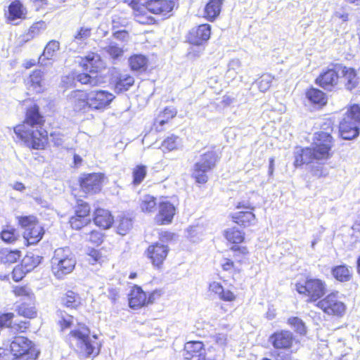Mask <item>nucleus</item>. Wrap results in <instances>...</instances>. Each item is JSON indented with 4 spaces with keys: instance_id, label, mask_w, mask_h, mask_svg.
Listing matches in <instances>:
<instances>
[{
    "instance_id": "1",
    "label": "nucleus",
    "mask_w": 360,
    "mask_h": 360,
    "mask_svg": "<svg viewBox=\"0 0 360 360\" xmlns=\"http://www.w3.org/2000/svg\"><path fill=\"white\" fill-rule=\"evenodd\" d=\"M97 338L96 335H90V330L84 324H78L70 330L68 340L77 353L86 358L99 354L101 345Z\"/></svg>"
},
{
    "instance_id": "2",
    "label": "nucleus",
    "mask_w": 360,
    "mask_h": 360,
    "mask_svg": "<svg viewBox=\"0 0 360 360\" xmlns=\"http://www.w3.org/2000/svg\"><path fill=\"white\" fill-rule=\"evenodd\" d=\"M333 138L329 132L319 131L314 134V142L310 148H305V156H309L311 162L326 160L332 155Z\"/></svg>"
},
{
    "instance_id": "3",
    "label": "nucleus",
    "mask_w": 360,
    "mask_h": 360,
    "mask_svg": "<svg viewBox=\"0 0 360 360\" xmlns=\"http://www.w3.org/2000/svg\"><path fill=\"white\" fill-rule=\"evenodd\" d=\"M76 264V259L69 248H58L51 259V269L58 278L71 273Z\"/></svg>"
},
{
    "instance_id": "4",
    "label": "nucleus",
    "mask_w": 360,
    "mask_h": 360,
    "mask_svg": "<svg viewBox=\"0 0 360 360\" xmlns=\"http://www.w3.org/2000/svg\"><path fill=\"white\" fill-rule=\"evenodd\" d=\"M326 283L319 278H309L295 283L297 292L307 297V302H314L326 292Z\"/></svg>"
},
{
    "instance_id": "5",
    "label": "nucleus",
    "mask_w": 360,
    "mask_h": 360,
    "mask_svg": "<svg viewBox=\"0 0 360 360\" xmlns=\"http://www.w3.org/2000/svg\"><path fill=\"white\" fill-rule=\"evenodd\" d=\"M12 360H35L38 352L34 344L24 336L15 337L10 344Z\"/></svg>"
},
{
    "instance_id": "6",
    "label": "nucleus",
    "mask_w": 360,
    "mask_h": 360,
    "mask_svg": "<svg viewBox=\"0 0 360 360\" xmlns=\"http://www.w3.org/2000/svg\"><path fill=\"white\" fill-rule=\"evenodd\" d=\"M15 134L28 147L35 150L44 149L48 143V133L43 127L32 128Z\"/></svg>"
},
{
    "instance_id": "7",
    "label": "nucleus",
    "mask_w": 360,
    "mask_h": 360,
    "mask_svg": "<svg viewBox=\"0 0 360 360\" xmlns=\"http://www.w3.org/2000/svg\"><path fill=\"white\" fill-rule=\"evenodd\" d=\"M217 160L214 152L208 151L201 155L200 159L194 165L193 172V177L200 184H204L207 181L206 173L214 167Z\"/></svg>"
},
{
    "instance_id": "8",
    "label": "nucleus",
    "mask_w": 360,
    "mask_h": 360,
    "mask_svg": "<svg viewBox=\"0 0 360 360\" xmlns=\"http://www.w3.org/2000/svg\"><path fill=\"white\" fill-rule=\"evenodd\" d=\"M316 307L328 315L342 316L346 310L345 304L339 300L338 292H331L319 300Z\"/></svg>"
},
{
    "instance_id": "9",
    "label": "nucleus",
    "mask_w": 360,
    "mask_h": 360,
    "mask_svg": "<svg viewBox=\"0 0 360 360\" xmlns=\"http://www.w3.org/2000/svg\"><path fill=\"white\" fill-rule=\"evenodd\" d=\"M44 122L43 117L39 113V107L34 105L27 109L25 121L14 127V132L20 133L23 130L42 127Z\"/></svg>"
},
{
    "instance_id": "10",
    "label": "nucleus",
    "mask_w": 360,
    "mask_h": 360,
    "mask_svg": "<svg viewBox=\"0 0 360 360\" xmlns=\"http://www.w3.org/2000/svg\"><path fill=\"white\" fill-rule=\"evenodd\" d=\"M115 96L105 90H94L89 92V108L103 111L114 100Z\"/></svg>"
},
{
    "instance_id": "11",
    "label": "nucleus",
    "mask_w": 360,
    "mask_h": 360,
    "mask_svg": "<svg viewBox=\"0 0 360 360\" xmlns=\"http://www.w3.org/2000/svg\"><path fill=\"white\" fill-rule=\"evenodd\" d=\"M103 175L93 173L85 175L80 181L82 191L86 194H94L101 189Z\"/></svg>"
},
{
    "instance_id": "12",
    "label": "nucleus",
    "mask_w": 360,
    "mask_h": 360,
    "mask_svg": "<svg viewBox=\"0 0 360 360\" xmlns=\"http://www.w3.org/2000/svg\"><path fill=\"white\" fill-rule=\"evenodd\" d=\"M77 82H80L82 84H89L92 86H97L100 84V81L96 78V77H94L86 73H71L63 77L62 79V82L66 88L75 86Z\"/></svg>"
},
{
    "instance_id": "13",
    "label": "nucleus",
    "mask_w": 360,
    "mask_h": 360,
    "mask_svg": "<svg viewBox=\"0 0 360 360\" xmlns=\"http://www.w3.org/2000/svg\"><path fill=\"white\" fill-rule=\"evenodd\" d=\"M168 252L167 245L156 243L148 248L146 255L154 266L160 267L166 259Z\"/></svg>"
},
{
    "instance_id": "14",
    "label": "nucleus",
    "mask_w": 360,
    "mask_h": 360,
    "mask_svg": "<svg viewBox=\"0 0 360 360\" xmlns=\"http://www.w3.org/2000/svg\"><path fill=\"white\" fill-rule=\"evenodd\" d=\"M210 25L203 24L192 28L188 34L187 39L189 43L192 44L201 45L210 39Z\"/></svg>"
},
{
    "instance_id": "15",
    "label": "nucleus",
    "mask_w": 360,
    "mask_h": 360,
    "mask_svg": "<svg viewBox=\"0 0 360 360\" xmlns=\"http://www.w3.org/2000/svg\"><path fill=\"white\" fill-rule=\"evenodd\" d=\"M340 72L338 70V65L333 68L323 72L316 79V82L325 89H330L335 86L339 79Z\"/></svg>"
},
{
    "instance_id": "16",
    "label": "nucleus",
    "mask_w": 360,
    "mask_h": 360,
    "mask_svg": "<svg viewBox=\"0 0 360 360\" xmlns=\"http://www.w3.org/2000/svg\"><path fill=\"white\" fill-rule=\"evenodd\" d=\"M27 11L24 5L19 0H13L10 4L6 15L7 20L14 25L18 20H24L27 17Z\"/></svg>"
},
{
    "instance_id": "17",
    "label": "nucleus",
    "mask_w": 360,
    "mask_h": 360,
    "mask_svg": "<svg viewBox=\"0 0 360 360\" xmlns=\"http://www.w3.org/2000/svg\"><path fill=\"white\" fill-rule=\"evenodd\" d=\"M174 5L172 0H149L146 9L154 14L166 15L172 11Z\"/></svg>"
},
{
    "instance_id": "18",
    "label": "nucleus",
    "mask_w": 360,
    "mask_h": 360,
    "mask_svg": "<svg viewBox=\"0 0 360 360\" xmlns=\"http://www.w3.org/2000/svg\"><path fill=\"white\" fill-rule=\"evenodd\" d=\"M75 111L79 112L89 108V93L76 90L72 91L68 96Z\"/></svg>"
},
{
    "instance_id": "19",
    "label": "nucleus",
    "mask_w": 360,
    "mask_h": 360,
    "mask_svg": "<svg viewBox=\"0 0 360 360\" xmlns=\"http://www.w3.org/2000/svg\"><path fill=\"white\" fill-rule=\"evenodd\" d=\"M338 70H339L340 75L342 77L345 86L347 90L351 91L357 86L359 78L354 68L338 65Z\"/></svg>"
},
{
    "instance_id": "20",
    "label": "nucleus",
    "mask_w": 360,
    "mask_h": 360,
    "mask_svg": "<svg viewBox=\"0 0 360 360\" xmlns=\"http://www.w3.org/2000/svg\"><path fill=\"white\" fill-rule=\"evenodd\" d=\"M176 209L173 204L169 201H162L159 205V213L156 217V220L161 224H169L174 214Z\"/></svg>"
},
{
    "instance_id": "21",
    "label": "nucleus",
    "mask_w": 360,
    "mask_h": 360,
    "mask_svg": "<svg viewBox=\"0 0 360 360\" xmlns=\"http://www.w3.org/2000/svg\"><path fill=\"white\" fill-rule=\"evenodd\" d=\"M81 63L86 70H89L91 73V75L96 77L97 76L94 75L103 66L100 56L96 53H89L87 54L86 57L82 59Z\"/></svg>"
},
{
    "instance_id": "22",
    "label": "nucleus",
    "mask_w": 360,
    "mask_h": 360,
    "mask_svg": "<svg viewBox=\"0 0 360 360\" xmlns=\"http://www.w3.org/2000/svg\"><path fill=\"white\" fill-rule=\"evenodd\" d=\"M205 354V349L202 342L191 341L185 344L184 354L185 359L195 360Z\"/></svg>"
},
{
    "instance_id": "23",
    "label": "nucleus",
    "mask_w": 360,
    "mask_h": 360,
    "mask_svg": "<svg viewBox=\"0 0 360 360\" xmlns=\"http://www.w3.org/2000/svg\"><path fill=\"white\" fill-rule=\"evenodd\" d=\"M340 132L342 139L350 140L359 135V127L355 122L345 116L340 124Z\"/></svg>"
},
{
    "instance_id": "24",
    "label": "nucleus",
    "mask_w": 360,
    "mask_h": 360,
    "mask_svg": "<svg viewBox=\"0 0 360 360\" xmlns=\"http://www.w3.org/2000/svg\"><path fill=\"white\" fill-rule=\"evenodd\" d=\"M270 340L274 347L285 349L291 346L293 338L290 332L283 330L275 333L271 336Z\"/></svg>"
},
{
    "instance_id": "25",
    "label": "nucleus",
    "mask_w": 360,
    "mask_h": 360,
    "mask_svg": "<svg viewBox=\"0 0 360 360\" xmlns=\"http://www.w3.org/2000/svg\"><path fill=\"white\" fill-rule=\"evenodd\" d=\"M146 304L147 296L146 292L139 286L133 287L129 297V307L133 309H139Z\"/></svg>"
},
{
    "instance_id": "26",
    "label": "nucleus",
    "mask_w": 360,
    "mask_h": 360,
    "mask_svg": "<svg viewBox=\"0 0 360 360\" xmlns=\"http://www.w3.org/2000/svg\"><path fill=\"white\" fill-rule=\"evenodd\" d=\"M233 221L240 226L244 227L255 225L256 217L252 211H239L232 214Z\"/></svg>"
},
{
    "instance_id": "27",
    "label": "nucleus",
    "mask_w": 360,
    "mask_h": 360,
    "mask_svg": "<svg viewBox=\"0 0 360 360\" xmlns=\"http://www.w3.org/2000/svg\"><path fill=\"white\" fill-rule=\"evenodd\" d=\"M94 221L96 226L106 229L111 226L113 218L108 210L97 209L94 214Z\"/></svg>"
},
{
    "instance_id": "28",
    "label": "nucleus",
    "mask_w": 360,
    "mask_h": 360,
    "mask_svg": "<svg viewBox=\"0 0 360 360\" xmlns=\"http://www.w3.org/2000/svg\"><path fill=\"white\" fill-rule=\"evenodd\" d=\"M44 235L43 228L39 224L32 226V229L23 231V238L28 245H34L37 243Z\"/></svg>"
},
{
    "instance_id": "29",
    "label": "nucleus",
    "mask_w": 360,
    "mask_h": 360,
    "mask_svg": "<svg viewBox=\"0 0 360 360\" xmlns=\"http://www.w3.org/2000/svg\"><path fill=\"white\" fill-rule=\"evenodd\" d=\"M21 257V252L18 250L2 248L0 250V262L6 265L16 262Z\"/></svg>"
},
{
    "instance_id": "30",
    "label": "nucleus",
    "mask_w": 360,
    "mask_h": 360,
    "mask_svg": "<svg viewBox=\"0 0 360 360\" xmlns=\"http://www.w3.org/2000/svg\"><path fill=\"white\" fill-rule=\"evenodd\" d=\"M44 84L43 74L40 70L33 71L27 82L30 88H32V90L37 93L42 91Z\"/></svg>"
},
{
    "instance_id": "31",
    "label": "nucleus",
    "mask_w": 360,
    "mask_h": 360,
    "mask_svg": "<svg viewBox=\"0 0 360 360\" xmlns=\"http://www.w3.org/2000/svg\"><path fill=\"white\" fill-rule=\"evenodd\" d=\"M224 0H210L205 6V17L210 20L215 19L221 11Z\"/></svg>"
},
{
    "instance_id": "32",
    "label": "nucleus",
    "mask_w": 360,
    "mask_h": 360,
    "mask_svg": "<svg viewBox=\"0 0 360 360\" xmlns=\"http://www.w3.org/2000/svg\"><path fill=\"white\" fill-rule=\"evenodd\" d=\"M60 47L59 42L56 40L50 41L44 48L42 55L39 58V62L43 64L44 60H51Z\"/></svg>"
},
{
    "instance_id": "33",
    "label": "nucleus",
    "mask_w": 360,
    "mask_h": 360,
    "mask_svg": "<svg viewBox=\"0 0 360 360\" xmlns=\"http://www.w3.org/2000/svg\"><path fill=\"white\" fill-rule=\"evenodd\" d=\"M332 274L336 280L340 282H347L350 280L352 276L350 270L346 265L335 266L332 269Z\"/></svg>"
},
{
    "instance_id": "34",
    "label": "nucleus",
    "mask_w": 360,
    "mask_h": 360,
    "mask_svg": "<svg viewBox=\"0 0 360 360\" xmlns=\"http://www.w3.org/2000/svg\"><path fill=\"white\" fill-rule=\"evenodd\" d=\"M156 198L150 195H144L140 199V208L142 212L150 213L156 210Z\"/></svg>"
},
{
    "instance_id": "35",
    "label": "nucleus",
    "mask_w": 360,
    "mask_h": 360,
    "mask_svg": "<svg viewBox=\"0 0 360 360\" xmlns=\"http://www.w3.org/2000/svg\"><path fill=\"white\" fill-rule=\"evenodd\" d=\"M41 257L32 253H29L22 259L21 265L25 271H31L41 262Z\"/></svg>"
},
{
    "instance_id": "36",
    "label": "nucleus",
    "mask_w": 360,
    "mask_h": 360,
    "mask_svg": "<svg viewBox=\"0 0 360 360\" xmlns=\"http://www.w3.org/2000/svg\"><path fill=\"white\" fill-rule=\"evenodd\" d=\"M177 111L176 108L173 107L165 108L162 115H159V117L155 120V125L156 126V129L158 130H160L159 129V126L162 127L164 125L168 122L169 120L174 117Z\"/></svg>"
},
{
    "instance_id": "37",
    "label": "nucleus",
    "mask_w": 360,
    "mask_h": 360,
    "mask_svg": "<svg viewBox=\"0 0 360 360\" xmlns=\"http://www.w3.org/2000/svg\"><path fill=\"white\" fill-rule=\"evenodd\" d=\"M306 96L311 103L324 105L326 103L325 94L319 89L311 88L306 92Z\"/></svg>"
},
{
    "instance_id": "38",
    "label": "nucleus",
    "mask_w": 360,
    "mask_h": 360,
    "mask_svg": "<svg viewBox=\"0 0 360 360\" xmlns=\"http://www.w3.org/2000/svg\"><path fill=\"white\" fill-rule=\"evenodd\" d=\"M129 65L134 71H144L146 69L148 60L143 55H134L129 58Z\"/></svg>"
},
{
    "instance_id": "39",
    "label": "nucleus",
    "mask_w": 360,
    "mask_h": 360,
    "mask_svg": "<svg viewBox=\"0 0 360 360\" xmlns=\"http://www.w3.org/2000/svg\"><path fill=\"white\" fill-rule=\"evenodd\" d=\"M63 305L66 307L76 308L81 302L79 296L73 291H68L61 298Z\"/></svg>"
},
{
    "instance_id": "40",
    "label": "nucleus",
    "mask_w": 360,
    "mask_h": 360,
    "mask_svg": "<svg viewBox=\"0 0 360 360\" xmlns=\"http://www.w3.org/2000/svg\"><path fill=\"white\" fill-rule=\"evenodd\" d=\"M134 83V79L133 77L128 75H122L116 82L115 91L117 92L127 91Z\"/></svg>"
},
{
    "instance_id": "41",
    "label": "nucleus",
    "mask_w": 360,
    "mask_h": 360,
    "mask_svg": "<svg viewBox=\"0 0 360 360\" xmlns=\"http://www.w3.org/2000/svg\"><path fill=\"white\" fill-rule=\"evenodd\" d=\"M46 29V23L44 21H39L34 23L28 30V32L23 36L22 40L25 41H30Z\"/></svg>"
},
{
    "instance_id": "42",
    "label": "nucleus",
    "mask_w": 360,
    "mask_h": 360,
    "mask_svg": "<svg viewBox=\"0 0 360 360\" xmlns=\"http://www.w3.org/2000/svg\"><path fill=\"white\" fill-rule=\"evenodd\" d=\"M224 236L227 240L234 244L240 243L244 240V233L236 228L226 229Z\"/></svg>"
},
{
    "instance_id": "43",
    "label": "nucleus",
    "mask_w": 360,
    "mask_h": 360,
    "mask_svg": "<svg viewBox=\"0 0 360 360\" xmlns=\"http://www.w3.org/2000/svg\"><path fill=\"white\" fill-rule=\"evenodd\" d=\"M147 174V167L145 165H137L133 169V184L139 185L145 179Z\"/></svg>"
},
{
    "instance_id": "44",
    "label": "nucleus",
    "mask_w": 360,
    "mask_h": 360,
    "mask_svg": "<svg viewBox=\"0 0 360 360\" xmlns=\"http://www.w3.org/2000/svg\"><path fill=\"white\" fill-rule=\"evenodd\" d=\"M103 49L113 59L120 58L124 53L123 48L114 41H110Z\"/></svg>"
},
{
    "instance_id": "45",
    "label": "nucleus",
    "mask_w": 360,
    "mask_h": 360,
    "mask_svg": "<svg viewBox=\"0 0 360 360\" xmlns=\"http://www.w3.org/2000/svg\"><path fill=\"white\" fill-rule=\"evenodd\" d=\"M58 324L62 331L70 327L73 323V316L68 314L65 311H58Z\"/></svg>"
},
{
    "instance_id": "46",
    "label": "nucleus",
    "mask_w": 360,
    "mask_h": 360,
    "mask_svg": "<svg viewBox=\"0 0 360 360\" xmlns=\"http://www.w3.org/2000/svg\"><path fill=\"white\" fill-rule=\"evenodd\" d=\"M18 221L24 231H27V229H32V226L39 224L37 218L32 215L19 217H18Z\"/></svg>"
},
{
    "instance_id": "47",
    "label": "nucleus",
    "mask_w": 360,
    "mask_h": 360,
    "mask_svg": "<svg viewBox=\"0 0 360 360\" xmlns=\"http://www.w3.org/2000/svg\"><path fill=\"white\" fill-rule=\"evenodd\" d=\"M181 145V139L177 136L172 135L162 143V147L168 150L177 149Z\"/></svg>"
},
{
    "instance_id": "48",
    "label": "nucleus",
    "mask_w": 360,
    "mask_h": 360,
    "mask_svg": "<svg viewBox=\"0 0 360 360\" xmlns=\"http://www.w3.org/2000/svg\"><path fill=\"white\" fill-rule=\"evenodd\" d=\"M288 322L292 328H294L297 333L300 335L306 334V326L300 319L297 317H291L288 319Z\"/></svg>"
},
{
    "instance_id": "49",
    "label": "nucleus",
    "mask_w": 360,
    "mask_h": 360,
    "mask_svg": "<svg viewBox=\"0 0 360 360\" xmlns=\"http://www.w3.org/2000/svg\"><path fill=\"white\" fill-rule=\"evenodd\" d=\"M18 235L13 228L4 229L1 233V239L8 243H12L18 239Z\"/></svg>"
},
{
    "instance_id": "50",
    "label": "nucleus",
    "mask_w": 360,
    "mask_h": 360,
    "mask_svg": "<svg viewBox=\"0 0 360 360\" xmlns=\"http://www.w3.org/2000/svg\"><path fill=\"white\" fill-rule=\"evenodd\" d=\"M345 117L357 124H360V106L358 105H352L347 110Z\"/></svg>"
},
{
    "instance_id": "51",
    "label": "nucleus",
    "mask_w": 360,
    "mask_h": 360,
    "mask_svg": "<svg viewBox=\"0 0 360 360\" xmlns=\"http://www.w3.org/2000/svg\"><path fill=\"white\" fill-rule=\"evenodd\" d=\"M273 77L270 75H263L257 81V84L260 91H266L273 82Z\"/></svg>"
},
{
    "instance_id": "52",
    "label": "nucleus",
    "mask_w": 360,
    "mask_h": 360,
    "mask_svg": "<svg viewBox=\"0 0 360 360\" xmlns=\"http://www.w3.org/2000/svg\"><path fill=\"white\" fill-rule=\"evenodd\" d=\"M18 313L19 315L29 319L34 318L37 315L35 308L25 304H22L18 307Z\"/></svg>"
},
{
    "instance_id": "53",
    "label": "nucleus",
    "mask_w": 360,
    "mask_h": 360,
    "mask_svg": "<svg viewBox=\"0 0 360 360\" xmlns=\"http://www.w3.org/2000/svg\"><path fill=\"white\" fill-rule=\"evenodd\" d=\"M90 222L89 218L79 217L74 215L70 219V224L72 229L78 230L87 225Z\"/></svg>"
},
{
    "instance_id": "54",
    "label": "nucleus",
    "mask_w": 360,
    "mask_h": 360,
    "mask_svg": "<svg viewBox=\"0 0 360 360\" xmlns=\"http://www.w3.org/2000/svg\"><path fill=\"white\" fill-rule=\"evenodd\" d=\"M241 67V62L239 59L234 58L230 60L228 65V70L226 72L227 77H234L236 74H238V70Z\"/></svg>"
},
{
    "instance_id": "55",
    "label": "nucleus",
    "mask_w": 360,
    "mask_h": 360,
    "mask_svg": "<svg viewBox=\"0 0 360 360\" xmlns=\"http://www.w3.org/2000/svg\"><path fill=\"white\" fill-rule=\"evenodd\" d=\"M91 34V29L89 27H82L78 30V32L74 35V40L77 43L83 41L87 39Z\"/></svg>"
},
{
    "instance_id": "56",
    "label": "nucleus",
    "mask_w": 360,
    "mask_h": 360,
    "mask_svg": "<svg viewBox=\"0 0 360 360\" xmlns=\"http://www.w3.org/2000/svg\"><path fill=\"white\" fill-rule=\"evenodd\" d=\"M132 222L129 218H122L117 226V232L120 235L124 236L127 231L131 228Z\"/></svg>"
},
{
    "instance_id": "57",
    "label": "nucleus",
    "mask_w": 360,
    "mask_h": 360,
    "mask_svg": "<svg viewBox=\"0 0 360 360\" xmlns=\"http://www.w3.org/2000/svg\"><path fill=\"white\" fill-rule=\"evenodd\" d=\"M304 154H305V148L301 149L300 150V153L297 152V153L295 155V162H294V164L296 167L300 166L303 164H308V163L311 162L309 156H308V155L305 156Z\"/></svg>"
},
{
    "instance_id": "58",
    "label": "nucleus",
    "mask_w": 360,
    "mask_h": 360,
    "mask_svg": "<svg viewBox=\"0 0 360 360\" xmlns=\"http://www.w3.org/2000/svg\"><path fill=\"white\" fill-rule=\"evenodd\" d=\"M89 212L90 207L89 205L86 202H82L81 204H78L75 215L78 216L79 217L89 218Z\"/></svg>"
},
{
    "instance_id": "59",
    "label": "nucleus",
    "mask_w": 360,
    "mask_h": 360,
    "mask_svg": "<svg viewBox=\"0 0 360 360\" xmlns=\"http://www.w3.org/2000/svg\"><path fill=\"white\" fill-rule=\"evenodd\" d=\"M212 340L219 346L224 347L228 342L227 334L225 333H217L211 335Z\"/></svg>"
},
{
    "instance_id": "60",
    "label": "nucleus",
    "mask_w": 360,
    "mask_h": 360,
    "mask_svg": "<svg viewBox=\"0 0 360 360\" xmlns=\"http://www.w3.org/2000/svg\"><path fill=\"white\" fill-rule=\"evenodd\" d=\"M89 258V261L91 264H94L96 262L101 263L103 261V256L100 250L92 249L88 254Z\"/></svg>"
},
{
    "instance_id": "61",
    "label": "nucleus",
    "mask_w": 360,
    "mask_h": 360,
    "mask_svg": "<svg viewBox=\"0 0 360 360\" xmlns=\"http://www.w3.org/2000/svg\"><path fill=\"white\" fill-rule=\"evenodd\" d=\"M13 292L18 297H31L32 296L31 290L25 286H15L13 288Z\"/></svg>"
},
{
    "instance_id": "62",
    "label": "nucleus",
    "mask_w": 360,
    "mask_h": 360,
    "mask_svg": "<svg viewBox=\"0 0 360 360\" xmlns=\"http://www.w3.org/2000/svg\"><path fill=\"white\" fill-rule=\"evenodd\" d=\"M51 141L56 146H63L65 139L64 136L60 131H53L50 134Z\"/></svg>"
},
{
    "instance_id": "63",
    "label": "nucleus",
    "mask_w": 360,
    "mask_h": 360,
    "mask_svg": "<svg viewBox=\"0 0 360 360\" xmlns=\"http://www.w3.org/2000/svg\"><path fill=\"white\" fill-rule=\"evenodd\" d=\"M27 273H28V271H25L21 264L20 266H17L13 269L12 272L13 279L15 281H19Z\"/></svg>"
},
{
    "instance_id": "64",
    "label": "nucleus",
    "mask_w": 360,
    "mask_h": 360,
    "mask_svg": "<svg viewBox=\"0 0 360 360\" xmlns=\"http://www.w3.org/2000/svg\"><path fill=\"white\" fill-rule=\"evenodd\" d=\"M224 287L221 284L217 281H213L209 285V290L219 297L220 295L223 292Z\"/></svg>"
}]
</instances>
